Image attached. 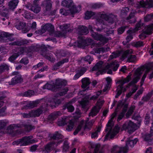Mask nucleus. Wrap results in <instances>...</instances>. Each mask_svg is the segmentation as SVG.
<instances>
[{
    "mask_svg": "<svg viewBox=\"0 0 153 153\" xmlns=\"http://www.w3.org/2000/svg\"><path fill=\"white\" fill-rule=\"evenodd\" d=\"M40 54L43 56H45V55L49 52L47 51V48L44 45H42L40 46L39 50V51Z\"/></svg>",
    "mask_w": 153,
    "mask_h": 153,
    "instance_id": "obj_32",
    "label": "nucleus"
},
{
    "mask_svg": "<svg viewBox=\"0 0 153 153\" xmlns=\"http://www.w3.org/2000/svg\"><path fill=\"white\" fill-rule=\"evenodd\" d=\"M104 102V101L103 100L98 101L96 105L93 107L91 109V112L89 114V116H91L93 117L97 115L99 112Z\"/></svg>",
    "mask_w": 153,
    "mask_h": 153,
    "instance_id": "obj_13",
    "label": "nucleus"
},
{
    "mask_svg": "<svg viewBox=\"0 0 153 153\" xmlns=\"http://www.w3.org/2000/svg\"><path fill=\"white\" fill-rule=\"evenodd\" d=\"M94 122L95 120H92L89 122H86L84 127V129L88 128L90 129Z\"/></svg>",
    "mask_w": 153,
    "mask_h": 153,
    "instance_id": "obj_44",
    "label": "nucleus"
},
{
    "mask_svg": "<svg viewBox=\"0 0 153 153\" xmlns=\"http://www.w3.org/2000/svg\"><path fill=\"white\" fill-rule=\"evenodd\" d=\"M13 34L4 32H2L0 33V39L1 40V42H8V40L13 41L15 40L14 38L13 37Z\"/></svg>",
    "mask_w": 153,
    "mask_h": 153,
    "instance_id": "obj_15",
    "label": "nucleus"
},
{
    "mask_svg": "<svg viewBox=\"0 0 153 153\" xmlns=\"http://www.w3.org/2000/svg\"><path fill=\"white\" fill-rule=\"evenodd\" d=\"M129 10L128 7L123 8L121 11L120 16L122 18L125 19L130 24L134 23L136 21L137 18L135 15L137 14V11L135 10H132L128 16L127 17Z\"/></svg>",
    "mask_w": 153,
    "mask_h": 153,
    "instance_id": "obj_2",
    "label": "nucleus"
},
{
    "mask_svg": "<svg viewBox=\"0 0 153 153\" xmlns=\"http://www.w3.org/2000/svg\"><path fill=\"white\" fill-rule=\"evenodd\" d=\"M101 17L105 19L109 23L113 24L116 18V16L113 15L108 16L106 14H102Z\"/></svg>",
    "mask_w": 153,
    "mask_h": 153,
    "instance_id": "obj_23",
    "label": "nucleus"
},
{
    "mask_svg": "<svg viewBox=\"0 0 153 153\" xmlns=\"http://www.w3.org/2000/svg\"><path fill=\"white\" fill-rule=\"evenodd\" d=\"M103 63L102 61H100L97 62L92 68V71L98 70V71L96 73L97 76H98L100 74H103L107 72V69L105 68V66L104 68L102 67Z\"/></svg>",
    "mask_w": 153,
    "mask_h": 153,
    "instance_id": "obj_12",
    "label": "nucleus"
},
{
    "mask_svg": "<svg viewBox=\"0 0 153 153\" xmlns=\"http://www.w3.org/2000/svg\"><path fill=\"white\" fill-rule=\"evenodd\" d=\"M138 141L137 138L132 140L130 138H128L126 142V145L124 147H119L117 146L114 147L112 151L114 153H126L128 150V146L133 147Z\"/></svg>",
    "mask_w": 153,
    "mask_h": 153,
    "instance_id": "obj_3",
    "label": "nucleus"
},
{
    "mask_svg": "<svg viewBox=\"0 0 153 153\" xmlns=\"http://www.w3.org/2000/svg\"><path fill=\"white\" fill-rule=\"evenodd\" d=\"M145 32L148 34H151L153 31V24L149 25L146 27Z\"/></svg>",
    "mask_w": 153,
    "mask_h": 153,
    "instance_id": "obj_38",
    "label": "nucleus"
},
{
    "mask_svg": "<svg viewBox=\"0 0 153 153\" xmlns=\"http://www.w3.org/2000/svg\"><path fill=\"white\" fill-rule=\"evenodd\" d=\"M78 34L80 35H85L89 32L88 29L85 26H79L77 29Z\"/></svg>",
    "mask_w": 153,
    "mask_h": 153,
    "instance_id": "obj_27",
    "label": "nucleus"
},
{
    "mask_svg": "<svg viewBox=\"0 0 153 153\" xmlns=\"http://www.w3.org/2000/svg\"><path fill=\"white\" fill-rule=\"evenodd\" d=\"M20 55V53L19 52L15 53L9 58L8 60L10 62H13Z\"/></svg>",
    "mask_w": 153,
    "mask_h": 153,
    "instance_id": "obj_48",
    "label": "nucleus"
},
{
    "mask_svg": "<svg viewBox=\"0 0 153 153\" xmlns=\"http://www.w3.org/2000/svg\"><path fill=\"white\" fill-rule=\"evenodd\" d=\"M140 78V77L136 76L126 86V88H129L131 85H132L136 83Z\"/></svg>",
    "mask_w": 153,
    "mask_h": 153,
    "instance_id": "obj_46",
    "label": "nucleus"
},
{
    "mask_svg": "<svg viewBox=\"0 0 153 153\" xmlns=\"http://www.w3.org/2000/svg\"><path fill=\"white\" fill-rule=\"evenodd\" d=\"M88 102L87 100L85 99H82V100L79 102V104L81 105L82 108H86V106L88 105Z\"/></svg>",
    "mask_w": 153,
    "mask_h": 153,
    "instance_id": "obj_51",
    "label": "nucleus"
},
{
    "mask_svg": "<svg viewBox=\"0 0 153 153\" xmlns=\"http://www.w3.org/2000/svg\"><path fill=\"white\" fill-rule=\"evenodd\" d=\"M23 82V79L21 75H18L13 77L10 82H8L9 85H15L17 84L22 83Z\"/></svg>",
    "mask_w": 153,
    "mask_h": 153,
    "instance_id": "obj_19",
    "label": "nucleus"
},
{
    "mask_svg": "<svg viewBox=\"0 0 153 153\" xmlns=\"http://www.w3.org/2000/svg\"><path fill=\"white\" fill-rule=\"evenodd\" d=\"M21 125L19 123L14 124L8 126L7 129V132L9 134H13L15 130L18 128H21Z\"/></svg>",
    "mask_w": 153,
    "mask_h": 153,
    "instance_id": "obj_21",
    "label": "nucleus"
},
{
    "mask_svg": "<svg viewBox=\"0 0 153 153\" xmlns=\"http://www.w3.org/2000/svg\"><path fill=\"white\" fill-rule=\"evenodd\" d=\"M33 138L32 136L25 137L22 139L15 141L13 143L14 145H19L20 146H25L34 143V139L31 140Z\"/></svg>",
    "mask_w": 153,
    "mask_h": 153,
    "instance_id": "obj_5",
    "label": "nucleus"
},
{
    "mask_svg": "<svg viewBox=\"0 0 153 153\" xmlns=\"http://www.w3.org/2000/svg\"><path fill=\"white\" fill-rule=\"evenodd\" d=\"M109 48L108 47L107 48H97L94 50V52L96 53H100L101 52L103 53L104 52L107 51H109Z\"/></svg>",
    "mask_w": 153,
    "mask_h": 153,
    "instance_id": "obj_40",
    "label": "nucleus"
},
{
    "mask_svg": "<svg viewBox=\"0 0 153 153\" xmlns=\"http://www.w3.org/2000/svg\"><path fill=\"white\" fill-rule=\"evenodd\" d=\"M70 27V24H64L60 26V28L62 30H66L67 31V32H71L73 31L74 28L72 27L69 29H68Z\"/></svg>",
    "mask_w": 153,
    "mask_h": 153,
    "instance_id": "obj_34",
    "label": "nucleus"
},
{
    "mask_svg": "<svg viewBox=\"0 0 153 153\" xmlns=\"http://www.w3.org/2000/svg\"><path fill=\"white\" fill-rule=\"evenodd\" d=\"M68 59L65 58L53 66V70H56L59 68L60 66L63 64L65 62H68Z\"/></svg>",
    "mask_w": 153,
    "mask_h": 153,
    "instance_id": "obj_29",
    "label": "nucleus"
},
{
    "mask_svg": "<svg viewBox=\"0 0 153 153\" xmlns=\"http://www.w3.org/2000/svg\"><path fill=\"white\" fill-rule=\"evenodd\" d=\"M83 121H82V122H81L80 123V124L77 126V128H76L74 132V135H76L78 133V132L81 130L83 125Z\"/></svg>",
    "mask_w": 153,
    "mask_h": 153,
    "instance_id": "obj_55",
    "label": "nucleus"
},
{
    "mask_svg": "<svg viewBox=\"0 0 153 153\" xmlns=\"http://www.w3.org/2000/svg\"><path fill=\"white\" fill-rule=\"evenodd\" d=\"M43 88L53 91H54L56 89L55 84L54 83L51 84L48 83L44 86Z\"/></svg>",
    "mask_w": 153,
    "mask_h": 153,
    "instance_id": "obj_36",
    "label": "nucleus"
},
{
    "mask_svg": "<svg viewBox=\"0 0 153 153\" xmlns=\"http://www.w3.org/2000/svg\"><path fill=\"white\" fill-rule=\"evenodd\" d=\"M67 31L62 30L61 31H57L55 34L56 36L58 37H65Z\"/></svg>",
    "mask_w": 153,
    "mask_h": 153,
    "instance_id": "obj_41",
    "label": "nucleus"
},
{
    "mask_svg": "<svg viewBox=\"0 0 153 153\" xmlns=\"http://www.w3.org/2000/svg\"><path fill=\"white\" fill-rule=\"evenodd\" d=\"M62 4L63 6L69 9V10H67L65 9H62L60 10V13L63 15L66 16L70 14H73L79 12L81 10V6L79 5L76 7L73 1L71 0H65L62 1Z\"/></svg>",
    "mask_w": 153,
    "mask_h": 153,
    "instance_id": "obj_1",
    "label": "nucleus"
},
{
    "mask_svg": "<svg viewBox=\"0 0 153 153\" xmlns=\"http://www.w3.org/2000/svg\"><path fill=\"white\" fill-rule=\"evenodd\" d=\"M82 60H83L87 62L89 64H90L91 62L93 60V59L91 58L90 56L87 55L85 57L82 58Z\"/></svg>",
    "mask_w": 153,
    "mask_h": 153,
    "instance_id": "obj_56",
    "label": "nucleus"
},
{
    "mask_svg": "<svg viewBox=\"0 0 153 153\" xmlns=\"http://www.w3.org/2000/svg\"><path fill=\"white\" fill-rule=\"evenodd\" d=\"M67 84L66 81L65 80L57 79L55 83L56 88H61L62 86H65Z\"/></svg>",
    "mask_w": 153,
    "mask_h": 153,
    "instance_id": "obj_31",
    "label": "nucleus"
},
{
    "mask_svg": "<svg viewBox=\"0 0 153 153\" xmlns=\"http://www.w3.org/2000/svg\"><path fill=\"white\" fill-rule=\"evenodd\" d=\"M102 6L103 5L102 4L96 3L92 4L91 8L94 9H96L99 8Z\"/></svg>",
    "mask_w": 153,
    "mask_h": 153,
    "instance_id": "obj_61",
    "label": "nucleus"
},
{
    "mask_svg": "<svg viewBox=\"0 0 153 153\" xmlns=\"http://www.w3.org/2000/svg\"><path fill=\"white\" fill-rule=\"evenodd\" d=\"M19 2L18 0H11L8 3V9L12 11L16 7Z\"/></svg>",
    "mask_w": 153,
    "mask_h": 153,
    "instance_id": "obj_24",
    "label": "nucleus"
},
{
    "mask_svg": "<svg viewBox=\"0 0 153 153\" xmlns=\"http://www.w3.org/2000/svg\"><path fill=\"white\" fill-rule=\"evenodd\" d=\"M131 79V77L130 76H127L126 78L123 80H120L117 82V83H119L120 85L117 87V89L116 91L117 93L115 96L116 98L118 97L122 93V92H124L126 91V88L123 87V85L126 83L128 82Z\"/></svg>",
    "mask_w": 153,
    "mask_h": 153,
    "instance_id": "obj_6",
    "label": "nucleus"
},
{
    "mask_svg": "<svg viewBox=\"0 0 153 153\" xmlns=\"http://www.w3.org/2000/svg\"><path fill=\"white\" fill-rule=\"evenodd\" d=\"M63 136L58 132H56L54 134H51L50 136L51 139L54 140H59L63 138ZM63 141V140H62Z\"/></svg>",
    "mask_w": 153,
    "mask_h": 153,
    "instance_id": "obj_28",
    "label": "nucleus"
},
{
    "mask_svg": "<svg viewBox=\"0 0 153 153\" xmlns=\"http://www.w3.org/2000/svg\"><path fill=\"white\" fill-rule=\"evenodd\" d=\"M39 102L38 101H33L27 103V106L29 108H32L37 106Z\"/></svg>",
    "mask_w": 153,
    "mask_h": 153,
    "instance_id": "obj_43",
    "label": "nucleus"
},
{
    "mask_svg": "<svg viewBox=\"0 0 153 153\" xmlns=\"http://www.w3.org/2000/svg\"><path fill=\"white\" fill-rule=\"evenodd\" d=\"M39 48L40 45H32L28 48L27 50L28 52L37 51H39Z\"/></svg>",
    "mask_w": 153,
    "mask_h": 153,
    "instance_id": "obj_33",
    "label": "nucleus"
},
{
    "mask_svg": "<svg viewBox=\"0 0 153 153\" xmlns=\"http://www.w3.org/2000/svg\"><path fill=\"white\" fill-rule=\"evenodd\" d=\"M67 122H68V119L64 117L59 120L58 122V124L60 126H63L67 124Z\"/></svg>",
    "mask_w": 153,
    "mask_h": 153,
    "instance_id": "obj_39",
    "label": "nucleus"
},
{
    "mask_svg": "<svg viewBox=\"0 0 153 153\" xmlns=\"http://www.w3.org/2000/svg\"><path fill=\"white\" fill-rule=\"evenodd\" d=\"M46 31L52 33L54 31V27L51 24H47L43 26L41 29L35 31V33L37 35H41L45 33Z\"/></svg>",
    "mask_w": 153,
    "mask_h": 153,
    "instance_id": "obj_10",
    "label": "nucleus"
},
{
    "mask_svg": "<svg viewBox=\"0 0 153 153\" xmlns=\"http://www.w3.org/2000/svg\"><path fill=\"white\" fill-rule=\"evenodd\" d=\"M40 0H34L33 3H29L25 5L26 7L34 13L37 14L41 11V8L39 3Z\"/></svg>",
    "mask_w": 153,
    "mask_h": 153,
    "instance_id": "obj_7",
    "label": "nucleus"
},
{
    "mask_svg": "<svg viewBox=\"0 0 153 153\" xmlns=\"http://www.w3.org/2000/svg\"><path fill=\"white\" fill-rule=\"evenodd\" d=\"M144 44L143 43V42L140 41H139L138 42H134L132 44V45L137 48L143 46Z\"/></svg>",
    "mask_w": 153,
    "mask_h": 153,
    "instance_id": "obj_59",
    "label": "nucleus"
},
{
    "mask_svg": "<svg viewBox=\"0 0 153 153\" xmlns=\"http://www.w3.org/2000/svg\"><path fill=\"white\" fill-rule=\"evenodd\" d=\"M69 89L68 87H65L62 89V91L59 92V94L60 96L64 95L67 94Z\"/></svg>",
    "mask_w": 153,
    "mask_h": 153,
    "instance_id": "obj_63",
    "label": "nucleus"
},
{
    "mask_svg": "<svg viewBox=\"0 0 153 153\" xmlns=\"http://www.w3.org/2000/svg\"><path fill=\"white\" fill-rule=\"evenodd\" d=\"M61 113L59 112H54L50 114L47 118V119L48 122L51 123V122L53 121L57 117L60 115Z\"/></svg>",
    "mask_w": 153,
    "mask_h": 153,
    "instance_id": "obj_26",
    "label": "nucleus"
},
{
    "mask_svg": "<svg viewBox=\"0 0 153 153\" xmlns=\"http://www.w3.org/2000/svg\"><path fill=\"white\" fill-rule=\"evenodd\" d=\"M153 17V14H150L147 15L144 17V21L145 22H148L151 20Z\"/></svg>",
    "mask_w": 153,
    "mask_h": 153,
    "instance_id": "obj_54",
    "label": "nucleus"
},
{
    "mask_svg": "<svg viewBox=\"0 0 153 153\" xmlns=\"http://www.w3.org/2000/svg\"><path fill=\"white\" fill-rule=\"evenodd\" d=\"M95 14V13L94 12L91 11H87L85 14V19H88L94 15Z\"/></svg>",
    "mask_w": 153,
    "mask_h": 153,
    "instance_id": "obj_47",
    "label": "nucleus"
},
{
    "mask_svg": "<svg viewBox=\"0 0 153 153\" xmlns=\"http://www.w3.org/2000/svg\"><path fill=\"white\" fill-rule=\"evenodd\" d=\"M15 27L18 30H22V32L25 33L27 32L30 30L29 26L26 25V23L22 22H17Z\"/></svg>",
    "mask_w": 153,
    "mask_h": 153,
    "instance_id": "obj_17",
    "label": "nucleus"
},
{
    "mask_svg": "<svg viewBox=\"0 0 153 153\" xmlns=\"http://www.w3.org/2000/svg\"><path fill=\"white\" fill-rule=\"evenodd\" d=\"M19 124L21 125V128L24 127L27 131L31 130L32 129V126L30 125H27L25 124H24L23 123H20Z\"/></svg>",
    "mask_w": 153,
    "mask_h": 153,
    "instance_id": "obj_52",
    "label": "nucleus"
},
{
    "mask_svg": "<svg viewBox=\"0 0 153 153\" xmlns=\"http://www.w3.org/2000/svg\"><path fill=\"white\" fill-rule=\"evenodd\" d=\"M128 27L127 26H124L119 27L117 30L118 34H121L123 33L126 28Z\"/></svg>",
    "mask_w": 153,
    "mask_h": 153,
    "instance_id": "obj_58",
    "label": "nucleus"
},
{
    "mask_svg": "<svg viewBox=\"0 0 153 153\" xmlns=\"http://www.w3.org/2000/svg\"><path fill=\"white\" fill-rule=\"evenodd\" d=\"M86 45V41L85 40L81 39L78 42V46L81 48L84 47Z\"/></svg>",
    "mask_w": 153,
    "mask_h": 153,
    "instance_id": "obj_49",
    "label": "nucleus"
},
{
    "mask_svg": "<svg viewBox=\"0 0 153 153\" xmlns=\"http://www.w3.org/2000/svg\"><path fill=\"white\" fill-rule=\"evenodd\" d=\"M25 18L28 19H33V16L31 12L28 11H26L25 13Z\"/></svg>",
    "mask_w": 153,
    "mask_h": 153,
    "instance_id": "obj_50",
    "label": "nucleus"
},
{
    "mask_svg": "<svg viewBox=\"0 0 153 153\" xmlns=\"http://www.w3.org/2000/svg\"><path fill=\"white\" fill-rule=\"evenodd\" d=\"M88 29L91 30V36L94 39L97 40H99L100 42L95 44L98 47H100L103 45L105 43H107L108 41V39L106 38L102 35L99 34L94 32L92 30V27L91 25L88 26Z\"/></svg>",
    "mask_w": 153,
    "mask_h": 153,
    "instance_id": "obj_4",
    "label": "nucleus"
},
{
    "mask_svg": "<svg viewBox=\"0 0 153 153\" xmlns=\"http://www.w3.org/2000/svg\"><path fill=\"white\" fill-rule=\"evenodd\" d=\"M144 70L143 67L137 69L135 73L136 76L140 77V75L142 74V71H143Z\"/></svg>",
    "mask_w": 153,
    "mask_h": 153,
    "instance_id": "obj_57",
    "label": "nucleus"
},
{
    "mask_svg": "<svg viewBox=\"0 0 153 153\" xmlns=\"http://www.w3.org/2000/svg\"><path fill=\"white\" fill-rule=\"evenodd\" d=\"M119 64L118 62L116 60L111 62L110 64L107 63V64L105 66V68L107 70L109 68H111L113 71H116L119 66Z\"/></svg>",
    "mask_w": 153,
    "mask_h": 153,
    "instance_id": "obj_22",
    "label": "nucleus"
},
{
    "mask_svg": "<svg viewBox=\"0 0 153 153\" xmlns=\"http://www.w3.org/2000/svg\"><path fill=\"white\" fill-rule=\"evenodd\" d=\"M62 142V140H60L57 143L53 141L50 142L45 146L44 149L43 150V151L45 153H49L52 150L55 149L58 144Z\"/></svg>",
    "mask_w": 153,
    "mask_h": 153,
    "instance_id": "obj_14",
    "label": "nucleus"
},
{
    "mask_svg": "<svg viewBox=\"0 0 153 153\" xmlns=\"http://www.w3.org/2000/svg\"><path fill=\"white\" fill-rule=\"evenodd\" d=\"M127 33L130 34L127 36L126 38V42L128 43L133 38L131 34L133 33V31L129 30L127 31Z\"/></svg>",
    "mask_w": 153,
    "mask_h": 153,
    "instance_id": "obj_53",
    "label": "nucleus"
},
{
    "mask_svg": "<svg viewBox=\"0 0 153 153\" xmlns=\"http://www.w3.org/2000/svg\"><path fill=\"white\" fill-rule=\"evenodd\" d=\"M119 127L118 126H116L114 130V132L111 134V138L113 137L119 132Z\"/></svg>",
    "mask_w": 153,
    "mask_h": 153,
    "instance_id": "obj_60",
    "label": "nucleus"
},
{
    "mask_svg": "<svg viewBox=\"0 0 153 153\" xmlns=\"http://www.w3.org/2000/svg\"><path fill=\"white\" fill-rule=\"evenodd\" d=\"M117 114V111L115 112L112 114L111 118L109 120L107 125V128L105 129L106 132L108 131V133L110 134L111 132L112 127L113 126V120L114 118L116 116Z\"/></svg>",
    "mask_w": 153,
    "mask_h": 153,
    "instance_id": "obj_20",
    "label": "nucleus"
},
{
    "mask_svg": "<svg viewBox=\"0 0 153 153\" xmlns=\"http://www.w3.org/2000/svg\"><path fill=\"white\" fill-rule=\"evenodd\" d=\"M81 82L82 83L81 87L83 89L85 88L91 83L89 79L87 77L82 79Z\"/></svg>",
    "mask_w": 153,
    "mask_h": 153,
    "instance_id": "obj_30",
    "label": "nucleus"
},
{
    "mask_svg": "<svg viewBox=\"0 0 153 153\" xmlns=\"http://www.w3.org/2000/svg\"><path fill=\"white\" fill-rule=\"evenodd\" d=\"M9 69V66L6 64H3L0 66V75L5 71Z\"/></svg>",
    "mask_w": 153,
    "mask_h": 153,
    "instance_id": "obj_42",
    "label": "nucleus"
},
{
    "mask_svg": "<svg viewBox=\"0 0 153 153\" xmlns=\"http://www.w3.org/2000/svg\"><path fill=\"white\" fill-rule=\"evenodd\" d=\"M9 9L5 8L3 10L0 9V15L2 16L6 17L7 19L9 18L8 16Z\"/></svg>",
    "mask_w": 153,
    "mask_h": 153,
    "instance_id": "obj_35",
    "label": "nucleus"
},
{
    "mask_svg": "<svg viewBox=\"0 0 153 153\" xmlns=\"http://www.w3.org/2000/svg\"><path fill=\"white\" fill-rule=\"evenodd\" d=\"M136 124L130 120L126 121L123 125L121 128V131L128 130L129 133L133 132L137 129Z\"/></svg>",
    "mask_w": 153,
    "mask_h": 153,
    "instance_id": "obj_9",
    "label": "nucleus"
},
{
    "mask_svg": "<svg viewBox=\"0 0 153 153\" xmlns=\"http://www.w3.org/2000/svg\"><path fill=\"white\" fill-rule=\"evenodd\" d=\"M74 123L72 120H70L69 121L68 124L66 127V130L68 131H71L74 127Z\"/></svg>",
    "mask_w": 153,
    "mask_h": 153,
    "instance_id": "obj_45",
    "label": "nucleus"
},
{
    "mask_svg": "<svg viewBox=\"0 0 153 153\" xmlns=\"http://www.w3.org/2000/svg\"><path fill=\"white\" fill-rule=\"evenodd\" d=\"M47 104H43L41 106L36 110L31 111L33 117L35 118L39 117L41 114H42L43 111H47Z\"/></svg>",
    "mask_w": 153,
    "mask_h": 153,
    "instance_id": "obj_11",
    "label": "nucleus"
},
{
    "mask_svg": "<svg viewBox=\"0 0 153 153\" xmlns=\"http://www.w3.org/2000/svg\"><path fill=\"white\" fill-rule=\"evenodd\" d=\"M29 42V41L27 40L22 39L10 43H9V45L11 46H21L27 44Z\"/></svg>",
    "mask_w": 153,
    "mask_h": 153,
    "instance_id": "obj_25",
    "label": "nucleus"
},
{
    "mask_svg": "<svg viewBox=\"0 0 153 153\" xmlns=\"http://www.w3.org/2000/svg\"><path fill=\"white\" fill-rule=\"evenodd\" d=\"M133 53L132 50H127L123 54L122 57L124 59L127 57V62H135L137 61V57L135 55L131 54Z\"/></svg>",
    "mask_w": 153,
    "mask_h": 153,
    "instance_id": "obj_8",
    "label": "nucleus"
},
{
    "mask_svg": "<svg viewBox=\"0 0 153 153\" xmlns=\"http://www.w3.org/2000/svg\"><path fill=\"white\" fill-rule=\"evenodd\" d=\"M153 94V90L148 93L146 95L143 97L142 100L144 102H147L149 100Z\"/></svg>",
    "mask_w": 153,
    "mask_h": 153,
    "instance_id": "obj_37",
    "label": "nucleus"
},
{
    "mask_svg": "<svg viewBox=\"0 0 153 153\" xmlns=\"http://www.w3.org/2000/svg\"><path fill=\"white\" fill-rule=\"evenodd\" d=\"M22 114V117L24 118L33 117L31 111H30L28 113H23Z\"/></svg>",
    "mask_w": 153,
    "mask_h": 153,
    "instance_id": "obj_62",
    "label": "nucleus"
},
{
    "mask_svg": "<svg viewBox=\"0 0 153 153\" xmlns=\"http://www.w3.org/2000/svg\"><path fill=\"white\" fill-rule=\"evenodd\" d=\"M50 54L51 53L49 52L48 53H47L45 56H43L51 62H53L54 60V59L51 55Z\"/></svg>",
    "mask_w": 153,
    "mask_h": 153,
    "instance_id": "obj_64",
    "label": "nucleus"
},
{
    "mask_svg": "<svg viewBox=\"0 0 153 153\" xmlns=\"http://www.w3.org/2000/svg\"><path fill=\"white\" fill-rule=\"evenodd\" d=\"M41 5L45 12L49 11L52 7V2L51 0H44Z\"/></svg>",
    "mask_w": 153,
    "mask_h": 153,
    "instance_id": "obj_18",
    "label": "nucleus"
},
{
    "mask_svg": "<svg viewBox=\"0 0 153 153\" xmlns=\"http://www.w3.org/2000/svg\"><path fill=\"white\" fill-rule=\"evenodd\" d=\"M136 7L138 8L145 7L149 8L153 6V0H147L145 2L143 0L138 2L136 4Z\"/></svg>",
    "mask_w": 153,
    "mask_h": 153,
    "instance_id": "obj_16",
    "label": "nucleus"
}]
</instances>
